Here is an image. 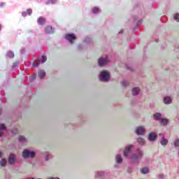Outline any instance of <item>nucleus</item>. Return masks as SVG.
Here are the masks:
<instances>
[{
  "mask_svg": "<svg viewBox=\"0 0 179 179\" xmlns=\"http://www.w3.org/2000/svg\"><path fill=\"white\" fill-rule=\"evenodd\" d=\"M132 149H134L133 145L126 146L123 150V155L126 159H129L131 161V164L138 166L139 160L143 157V151L141 148H137L136 152L131 155Z\"/></svg>",
  "mask_w": 179,
  "mask_h": 179,
  "instance_id": "nucleus-1",
  "label": "nucleus"
},
{
  "mask_svg": "<svg viewBox=\"0 0 179 179\" xmlns=\"http://www.w3.org/2000/svg\"><path fill=\"white\" fill-rule=\"evenodd\" d=\"M22 157L24 159H34L36 157V152L29 149H24L22 151Z\"/></svg>",
  "mask_w": 179,
  "mask_h": 179,
  "instance_id": "nucleus-2",
  "label": "nucleus"
},
{
  "mask_svg": "<svg viewBox=\"0 0 179 179\" xmlns=\"http://www.w3.org/2000/svg\"><path fill=\"white\" fill-rule=\"evenodd\" d=\"M99 80L101 82H108V80H110V73L106 70L101 71Z\"/></svg>",
  "mask_w": 179,
  "mask_h": 179,
  "instance_id": "nucleus-3",
  "label": "nucleus"
},
{
  "mask_svg": "<svg viewBox=\"0 0 179 179\" xmlns=\"http://www.w3.org/2000/svg\"><path fill=\"white\" fill-rule=\"evenodd\" d=\"M65 38L70 44H73V41L76 39V35L75 34H67L65 36Z\"/></svg>",
  "mask_w": 179,
  "mask_h": 179,
  "instance_id": "nucleus-4",
  "label": "nucleus"
},
{
  "mask_svg": "<svg viewBox=\"0 0 179 179\" xmlns=\"http://www.w3.org/2000/svg\"><path fill=\"white\" fill-rule=\"evenodd\" d=\"M157 134L152 131L148 134V140L149 141V142H156V141L157 140Z\"/></svg>",
  "mask_w": 179,
  "mask_h": 179,
  "instance_id": "nucleus-5",
  "label": "nucleus"
},
{
  "mask_svg": "<svg viewBox=\"0 0 179 179\" xmlns=\"http://www.w3.org/2000/svg\"><path fill=\"white\" fill-rule=\"evenodd\" d=\"M106 176H107V172L103 171H97L95 173V179H104Z\"/></svg>",
  "mask_w": 179,
  "mask_h": 179,
  "instance_id": "nucleus-6",
  "label": "nucleus"
},
{
  "mask_svg": "<svg viewBox=\"0 0 179 179\" xmlns=\"http://www.w3.org/2000/svg\"><path fill=\"white\" fill-rule=\"evenodd\" d=\"M108 64V59L100 57L98 60L99 66H104V65H107Z\"/></svg>",
  "mask_w": 179,
  "mask_h": 179,
  "instance_id": "nucleus-7",
  "label": "nucleus"
},
{
  "mask_svg": "<svg viewBox=\"0 0 179 179\" xmlns=\"http://www.w3.org/2000/svg\"><path fill=\"white\" fill-rule=\"evenodd\" d=\"M145 132H146V129L143 126H139L136 129V135H144Z\"/></svg>",
  "mask_w": 179,
  "mask_h": 179,
  "instance_id": "nucleus-8",
  "label": "nucleus"
},
{
  "mask_svg": "<svg viewBox=\"0 0 179 179\" xmlns=\"http://www.w3.org/2000/svg\"><path fill=\"white\" fill-rule=\"evenodd\" d=\"M159 136H162V139L159 141L162 146H167L169 143V139L166 138V137H164V135H163L162 134H159Z\"/></svg>",
  "mask_w": 179,
  "mask_h": 179,
  "instance_id": "nucleus-9",
  "label": "nucleus"
},
{
  "mask_svg": "<svg viewBox=\"0 0 179 179\" xmlns=\"http://www.w3.org/2000/svg\"><path fill=\"white\" fill-rule=\"evenodd\" d=\"M8 162L11 165L15 164V163H16V156L14 154L10 153Z\"/></svg>",
  "mask_w": 179,
  "mask_h": 179,
  "instance_id": "nucleus-10",
  "label": "nucleus"
},
{
  "mask_svg": "<svg viewBox=\"0 0 179 179\" xmlns=\"http://www.w3.org/2000/svg\"><path fill=\"white\" fill-rule=\"evenodd\" d=\"M55 32V28L52 27L48 26L45 28V34H53Z\"/></svg>",
  "mask_w": 179,
  "mask_h": 179,
  "instance_id": "nucleus-11",
  "label": "nucleus"
},
{
  "mask_svg": "<svg viewBox=\"0 0 179 179\" xmlns=\"http://www.w3.org/2000/svg\"><path fill=\"white\" fill-rule=\"evenodd\" d=\"M153 117L155 121H160L163 118V117H162V113H155L153 115Z\"/></svg>",
  "mask_w": 179,
  "mask_h": 179,
  "instance_id": "nucleus-12",
  "label": "nucleus"
},
{
  "mask_svg": "<svg viewBox=\"0 0 179 179\" xmlns=\"http://www.w3.org/2000/svg\"><path fill=\"white\" fill-rule=\"evenodd\" d=\"M124 162V159H122V156H121L120 154H118L116 155V163L117 164H121Z\"/></svg>",
  "mask_w": 179,
  "mask_h": 179,
  "instance_id": "nucleus-13",
  "label": "nucleus"
},
{
  "mask_svg": "<svg viewBox=\"0 0 179 179\" xmlns=\"http://www.w3.org/2000/svg\"><path fill=\"white\" fill-rule=\"evenodd\" d=\"M37 22L38 24H39L40 26H43V24H45V18L43 17H39Z\"/></svg>",
  "mask_w": 179,
  "mask_h": 179,
  "instance_id": "nucleus-14",
  "label": "nucleus"
},
{
  "mask_svg": "<svg viewBox=\"0 0 179 179\" xmlns=\"http://www.w3.org/2000/svg\"><path fill=\"white\" fill-rule=\"evenodd\" d=\"M161 125H163L164 127H166V125L169 124V119L162 117V119L159 121Z\"/></svg>",
  "mask_w": 179,
  "mask_h": 179,
  "instance_id": "nucleus-15",
  "label": "nucleus"
},
{
  "mask_svg": "<svg viewBox=\"0 0 179 179\" xmlns=\"http://www.w3.org/2000/svg\"><path fill=\"white\" fill-rule=\"evenodd\" d=\"M93 41V38H92L90 36H86L85 40L83 41V42L85 43V44H92Z\"/></svg>",
  "mask_w": 179,
  "mask_h": 179,
  "instance_id": "nucleus-16",
  "label": "nucleus"
},
{
  "mask_svg": "<svg viewBox=\"0 0 179 179\" xmlns=\"http://www.w3.org/2000/svg\"><path fill=\"white\" fill-rule=\"evenodd\" d=\"M39 62H41V64H44L47 62V56L43 55L41 57L37 59Z\"/></svg>",
  "mask_w": 179,
  "mask_h": 179,
  "instance_id": "nucleus-17",
  "label": "nucleus"
},
{
  "mask_svg": "<svg viewBox=\"0 0 179 179\" xmlns=\"http://www.w3.org/2000/svg\"><path fill=\"white\" fill-rule=\"evenodd\" d=\"M172 101H173L171 100V98L170 96H165L164 98V104H171Z\"/></svg>",
  "mask_w": 179,
  "mask_h": 179,
  "instance_id": "nucleus-18",
  "label": "nucleus"
},
{
  "mask_svg": "<svg viewBox=\"0 0 179 179\" xmlns=\"http://www.w3.org/2000/svg\"><path fill=\"white\" fill-rule=\"evenodd\" d=\"M38 76H39L40 79H44V78H45V71H44L43 70H40L38 71Z\"/></svg>",
  "mask_w": 179,
  "mask_h": 179,
  "instance_id": "nucleus-19",
  "label": "nucleus"
},
{
  "mask_svg": "<svg viewBox=\"0 0 179 179\" xmlns=\"http://www.w3.org/2000/svg\"><path fill=\"white\" fill-rule=\"evenodd\" d=\"M132 94L133 96H138L139 94V88L138 87H134L132 90Z\"/></svg>",
  "mask_w": 179,
  "mask_h": 179,
  "instance_id": "nucleus-20",
  "label": "nucleus"
},
{
  "mask_svg": "<svg viewBox=\"0 0 179 179\" xmlns=\"http://www.w3.org/2000/svg\"><path fill=\"white\" fill-rule=\"evenodd\" d=\"M142 24V20H139L136 24V28H134L133 29V31H136V30H138V29H139V27Z\"/></svg>",
  "mask_w": 179,
  "mask_h": 179,
  "instance_id": "nucleus-21",
  "label": "nucleus"
},
{
  "mask_svg": "<svg viewBox=\"0 0 179 179\" xmlns=\"http://www.w3.org/2000/svg\"><path fill=\"white\" fill-rule=\"evenodd\" d=\"M44 159L45 162H48L50 159H51V154H50L49 152H45L44 154Z\"/></svg>",
  "mask_w": 179,
  "mask_h": 179,
  "instance_id": "nucleus-22",
  "label": "nucleus"
},
{
  "mask_svg": "<svg viewBox=\"0 0 179 179\" xmlns=\"http://www.w3.org/2000/svg\"><path fill=\"white\" fill-rule=\"evenodd\" d=\"M141 174H148L149 173L148 167H143L141 169Z\"/></svg>",
  "mask_w": 179,
  "mask_h": 179,
  "instance_id": "nucleus-23",
  "label": "nucleus"
},
{
  "mask_svg": "<svg viewBox=\"0 0 179 179\" xmlns=\"http://www.w3.org/2000/svg\"><path fill=\"white\" fill-rule=\"evenodd\" d=\"M6 57H8V58H14L15 53L12 50H10L7 52Z\"/></svg>",
  "mask_w": 179,
  "mask_h": 179,
  "instance_id": "nucleus-24",
  "label": "nucleus"
},
{
  "mask_svg": "<svg viewBox=\"0 0 179 179\" xmlns=\"http://www.w3.org/2000/svg\"><path fill=\"white\" fill-rule=\"evenodd\" d=\"M7 163H8V160H6V159L5 158H3L1 159V162H0V166H1V167H5Z\"/></svg>",
  "mask_w": 179,
  "mask_h": 179,
  "instance_id": "nucleus-25",
  "label": "nucleus"
},
{
  "mask_svg": "<svg viewBox=\"0 0 179 179\" xmlns=\"http://www.w3.org/2000/svg\"><path fill=\"white\" fill-rule=\"evenodd\" d=\"M100 13V8H99L98 7H94V8H92V13H94V15H97V13Z\"/></svg>",
  "mask_w": 179,
  "mask_h": 179,
  "instance_id": "nucleus-26",
  "label": "nucleus"
},
{
  "mask_svg": "<svg viewBox=\"0 0 179 179\" xmlns=\"http://www.w3.org/2000/svg\"><path fill=\"white\" fill-rule=\"evenodd\" d=\"M18 141L19 142H21L22 143H23L24 142H26V137L23 136H20L18 138Z\"/></svg>",
  "mask_w": 179,
  "mask_h": 179,
  "instance_id": "nucleus-27",
  "label": "nucleus"
},
{
  "mask_svg": "<svg viewBox=\"0 0 179 179\" xmlns=\"http://www.w3.org/2000/svg\"><path fill=\"white\" fill-rule=\"evenodd\" d=\"M58 0H48L45 3L47 5H50V3H52V5H55V3Z\"/></svg>",
  "mask_w": 179,
  "mask_h": 179,
  "instance_id": "nucleus-28",
  "label": "nucleus"
},
{
  "mask_svg": "<svg viewBox=\"0 0 179 179\" xmlns=\"http://www.w3.org/2000/svg\"><path fill=\"white\" fill-rule=\"evenodd\" d=\"M173 146H174V148H179V139L178 138L175 139V141H173Z\"/></svg>",
  "mask_w": 179,
  "mask_h": 179,
  "instance_id": "nucleus-29",
  "label": "nucleus"
},
{
  "mask_svg": "<svg viewBox=\"0 0 179 179\" xmlns=\"http://www.w3.org/2000/svg\"><path fill=\"white\" fill-rule=\"evenodd\" d=\"M137 142L140 145H143L145 143V140L143 138H137Z\"/></svg>",
  "mask_w": 179,
  "mask_h": 179,
  "instance_id": "nucleus-30",
  "label": "nucleus"
},
{
  "mask_svg": "<svg viewBox=\"0 0 179 179\" xmlns=\"http://www.w3.org/2000/svg\"><path fill=\"white\" fill-rule=\"evenodd\" d=\"M7 128L5 124H0V131H6Z\"/></svg>",
  "mask_w": 179,
  "mask_h": 179,
  "instance_id": "nucleus-31",
  "label": "nucleus"
},
{
  "mask_svg": "<svg viewBox=\"0 0 179 179\" xmlns=\"http://www.w3.org/2000/svg\"><path fill=\"white\" fill-rule=\"evenodd\" d=\"M36 76H36L35 73L33 74V75L29 78L30 82H33V81L36 80Z\"/></svg>",
  "mask_w": 179,
  "mask_h": 179,
  "instance_id": "nucleus-32",
  "label": "nucleus"
},
{
  "mask_svg": "<svg viewBox=\"0 0 179 179\" xmlns=\"http://www.w3.org/2000/svg\"><path fill=\"white\" fill-rule=\"evenodd\" d=\"M128 85H129V84L128 83V82L127 80H124L122 81V85L124 87H127V86H128Z\"/></svg>",
  "mask_w": 179,
  "mask_h": 179,
  "instance_id": "nucleus-33",
  "label": "nucleus"
},
{
  "mask_svg": "<svg viewBox=\"0 0 179 179\" xmlns=\"http://www.w3.org/2000/svg\"><path fill=\"white\" fill-rule=\"evenodd\" d=\"M173 19H174V20H176V22H179V14L178 13H176L173 15Z\"/></svg>",
  "mask_w": 179,
  "mask_h": 179,
  "instance_id": "nucleus-34",
  "label": "nucleus"
},
{
  "mask_svg": "<svg viewBox=\"0 0 179 179\" xmlns=\"http://www.w3.org/2000/svg\"><path fill=\"white\" fill-rule=\"evenodd\" d=\"M77 47L78 50H83V48H85V45H83V43L78 44Z\"/></svg>",
  "mask_w": 179,
  "mask_h": 179,
  "instance_id": "nucleus-35",
  "label": "nucleus"
},
{
  "mask_svg": "<svg viewBox=\"0 0 179 179\" xmlns=\"http://www.w3.org/2000/svg\"><path fill=\"white\" fill-rule=\"evenodd\" d=\"M27 13L29 15V16H30L31 13H33V10H31V8L27 9Z\"/></svg>",
  "mask_w": 179,
  "mask_h": 179,
  "instance_id": "nucleus-36",
  "label": "nucleus"
},
{
  "mask_svg": "<svg viewBox=\"0 0 179 179\" xmlns=\"http://www.w3.org/2000/svg\"><path fill=\"white\" fill-rule=\"evenodd\" d=\"M18 66H19V63L18 62L13 63V66H12V69H15V68H17Z\"/></svg>",
  "mask_w": 179,
  "mask_h": 179,
  "instance_id": "nucleus-37",
  "label": "nucleus"
},
{
  "mask_svg": "<svg viewBox=\"0 0 179 179\" xmlns=\"http://www.w3.org/2000/svg\"><path fill=\"white\" fill-rule=\"evenodd\" d=\"M5 176H6L5 179H10V173L6 172Z\"/></svg>",
  "mask_w": 179,
  "mask_h": 179,
  "instance_id": "nucleus-38",
  "label": "nucleus"
},
{
  "mask_svg": "<svg viewBox=\"0 0 179 179\" xmlns=\"http://www.w3.org/2000/svg\"><path fill=\"white\" fill-rule=\"evenodd\" d=\"M20 54H26V49L24 48L20 49Z\"/></svg>",
  "mask_w": 179,
  "mask_h": 179,
  "instance_id": "nucleus-39",
  "label": "nucleus"
},
{
  "mask_svg": "<svg viewBox=\"0 0 179 179\" xmlns=\"http://www.w3.org/2000/svg\"><path fill=\"white\" fill-rule=\"evenodd\" d=\"M12 134H14V135H16L19 131L17 130V129H14L13 130H12Z\"/></svg>",
  "mask_w": 179,
  "mask_h": 179,
  "instance_id": "nucleus-40",
  "label": "nucleus"
},
{
  "mask_svg": "<svg viewBox=\"0 0 179 179\" xmlns=\"http://www.w3.org/2000/svg\"><path fill=\"white\" fill-rule=\"evenodd\" d=\"M38 65H40L39 63L34 62V63L32 64L33 68H37V66H38Z\"/></svg>",
  "mask_w": 179,
  "mask_h": 179,
  "instance_id": "nucleus-41",
  "label": "nucleus"
},
{
  "mask_svg": "<svg viewBox=\"0 0 179 179\" xmlns=\"http://www.w3.org/2000/svg\"><path fill=\"white\" fill-rule=\"evenodd\" d=\"M22 16H23V17H26V16H27V12L23 11L22 13Z\"/></svg>",
  "mask_w": 179,
  "mask_h": 179,
  "instance_id": "nucleus-42",
  "label": "nucleus"
},
{
  "mask_svg": "<svg viewBox=\"0 0 179 179\" xmlns=\"http://www.w3.org/2000/svg\"><path fill=\"white\" fill-rule=\"evenodd\" d=\"M132 171H133L132 168L129 167V168L127 169V173H129L131 174V173H132Z\"/></svg>",
  "mask_w": 179,
  "mask_h": 179,
  "instance_id": "nucleus-43",
  "label": "nucleus"
},
{
  "mask_svg": "<svg viewBox=\"0 0 179 179\" xmlns=\"http://www.w3.org/2000/svg\"><path fill=\"white\" fill-rule=\"evenodd\" d=\"M132 19H133V20H134V22H136V20H138V17H136V15H134V16L132 17Z\"/></svg>",
  "mask_w": 179,
  "mask_h": 179,
  "instance_id": "nucleus-44",
  "label": "nucleus"
},
{
  "mask_svg": "<svg viewBox=\"0 0 179 179\" xmlns=\"http://www.w3.org/2000/svg\"><path fill=\"white\" fill-rule=\"evenodd\" d=\"M122 33H124V29H122V30H120V31H119L118 36H121V34H122Z\"/></svg>",
  "mask_w": 179,
  "mask_h": 179,
  "instance_id": "nucleus-45",
  "label": "nucleus"
},
{
  "mask_svg": "<svg viewBox=\"0 0 179 179\" xmlns=\"http://www.w3.org/2000/svg\"><path fill=\"white\" fill-rule=\"evenodd\" d=\"M48 179H61L58 177H50V178H48Z\"/></svg>",
  "mask_w": 179,
  "mask_h": 179,
  "instance_id": "nucleus-46",
  "label": "nucleus"
},
{
  "mask_svg": "<svg viewBox=\"0 0 179 179\" xmlns=\"http://www.w3.org/2000/svg\"><path fill=\"white\" fill-rule=\"evenodd\" d=\"M2 6H5V3L3 2L0 3V8H2Z\"/></svg>",
  "mask_w": 179,
  "mask_h": 179,
  "instance_id": "nucleus-47",
  "label": "nucleus"
},
{
  "mask_svg": "<svg viewBox=\"0 0 179 179\" xmlns=\"http://www.w3.org/2000/svg\"><path fill=\"white\" fill-rule=\"evenodd\" d=\"M159 177L160 179H164V175L161 174V175L159 176Z\"/></svg>",
  "mask_w": 179,
  "mask_h": 179,
  "instance_id": "nucleus-48",
  "label": "nucleus"
},
{
  "mask_svg": "<svg viewBox=\"0 0 179 179\" xmlns=\"http://www.w3.org/2000/svg\"><path fill=\"white\" fill-rule=\"evenodd\" d=\"M3 136V132L0 131V138H2Z\"/></svg>",
  "mask_w": 179,
  "mask_h": 179,
  "instance_id": "nucleus-49",
  "label": "nucleus"
},
{
  "mask_svg": "<svg viewBox=\"0 0 179 179\" xmlns=\"http://www.w3.org/2000/svg\"><path fill=\"white\" fill-rule=\"evenodd\" d=\"M127 69H129V71H132V67H131V66H127Z\"/></svg>",
  "mask_w": 179,
  "mask_h": 179,
  "instance_id": "nucleus-50",
  "label": "nucleus"
},
{
  "mask_svg": "<svg viewBox=\"0 0 179 179\" xmlns=\"http://www.w3.org/2000/svg\"><path fill=\"white\" fill-rule=\"evenodd\" d=\"M3 156V152H2L1 151H0V158Z\"/></svg>",
  "mask_w": 179,
  "mask_h": 179,
  "instance_id": "nucleus-51",
  "label": "nucleus"
},
{
  "mask_svg": "<svg viewBox=\"0 0 179 179\" xmlns=\"http://www.w3.org/2000/svg\"><path fill=\"white\" fill-rule=\"evenodd\" d=\"M115 169H118V167H119L118 164H115Z\"/></svg>",
  "mask_w": 179,
  "mask_h": 179,
  "instance_id": "nucleus-52",
  "label": "nucleus"
},
{
  "mask_svg": "<svg viewBox=\"0 0 179 179\" xmlns=\"http://www.w3.org/2000/svg\"><path fill=\"white\" fill-rule=\"evenodd\" d=\"M2 114V108H0V115Z\"/></svg>",
  "mask_w": 179,
  "mask_h": 179,
  "instance_id": "nucleus-53",
  "label": "nucleus"
},
{
  "mask_svg": "<svg viewBox=\"0 0 179 179\" xmlns=\"http://www.w3.org/2000/svg\"><path fill=\"white\" fill-rule=\"evenodd\" d=\"M155 43H159V39H155Z\"/></svg>",
  "mask_w": 179,
  "mask_h": 179,
  "instance_id": "nucleus-54",
  "label": "nucleus"
},
{
  "mask_svg": "<svg viewBox=\"0 0 179 179\" xmlns=\"http://www.w3.org/2000/svg\"><path fill=\"white\" fill-rule=\"evenodd\" d=\"M176 48H177V49L178 50V48H179V46H176Z\"/></svg>",
  "mask_w": 179,
  "mask_h": 179,
  "instance_id": "nucleus-55",
  "label": "nucleus"
},
{
  "mask_svg": "<svg viewBox=\"0 0 179 179\" xmlns=\"http://www.w3.org/2000/svg\"><path fill=\"white\" fill-rule=\"evenodd\" d=\"M35 179H41V178H36Z\"/></svg>",
  "mask_w": 179,
  "mask_h": 179,
  "instance_id": "nucleus-56",
  "label": "nucleus"
}]
</instances>
